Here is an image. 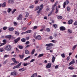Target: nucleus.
<instances>
[{
	"instance_id": "nucleus-57",
	"label": "nucleus",
	"mask_w": 77,
	"mask_h": 77,
	"mask_svg": "<svg viewBox=\"0 0 77 77\" xmlns=\"http://www.w3.org/2000/svg\"><path fill=\"white\" fill-rule=\"evenodd\" d=\"M36 33L35 32L33 35L34 38H35V37H36Z\"/></svg>"
},
{
	"instance_id": "nucleus-64",
	"label": "nucleus",
	"mask_w": 77,
	"mask_h": 77,
	"mask_svg": "<svg viewBox=\"0 0 77 77\" xmlns=\"http://www.w3.org/2000/svg\"><path fill=\"white\" fill-rule=\"evenodd\" d=\"M49 38H50V39H53V37H52V36H50L49 37Z\"/></svg>"
},
{
	"instance_id": "nucleus-50",
	"label": "nucleus",
	"mask_w": 77,
	"mask_h": 77,
	"mask_svg": "<svg viewBox=\"0 0 77 77\" xmlns=\"http://www.w3.org/2000/svg\"><path fill=\"white\" fill-rule=\"evenodd\" d=\"M57 34L56 33H54V37H56L57 36Z\"/></svg>"
},
{
	"instance_id": "nucleus-60",
	"label": "nucleus",
	"mask_w": 77,
	"mask_h": 77,
	"mask_svg": "<svg viewBox=\"0 0 77 77\" xmlns=\"http://www.w3.org/2000/svg\"><path fill=\"white\" fill-rule=\"evenodd\" d=\"M59 66L58 65H56L55 66V69H57L58 67Z\"/></svg>"
},
{
	"instance_id": "nucleus-62",
	"label": "nucleus",
	"mask_w": 77,
	"mask_h": 77,
	"mask_svg": "<svg viewBox=\"0 0 77 77\" xmlns=\"http://www.w3.org/2000/svg\"><path fill=\"white\" fill-rule=\"evenodd\" d=\"M3 41L4 43H6V40H3Z\"/></svg>"
},
{
	"instance_id": "nucleus-59",
	"label": "nucleus",
	"mask_w": 77,
	"mask_h": 77,
	"mask_svg": "<svg viewBox=\"0 0 77 77\" xmlns=\"http://www.w3.org/2000/svg\"><path fill=\"white\" fill-rule=\"evenodd\" d=\"M3 29L5 30H6L7 29V27H4L3 28Z\"/></svg>"
},
{
	"instance_id": "nucleus-28",
	"label": "nucleus",
	"mask_w": 77,
	"mask_h": 77,
	"mask_svg": "<svg viewBox=\"0 0 77 77\" xmlns=\"http://www.w3.org/2000/svg\"><path fill=\"white\" fill-rule=\"evenodd\" d=\"M31 30H28L26 32H25L26 33H31Z\"/></svg>"
},
{
	"instance_id": "nucleus-42",
	"label": "nucleus",
	"mask_w": 77,
	"mask_h": 77,
	"mask_svg": "<svg viewBox=\"0 0 77 77\" xmlns=\"http://www.w3.org/2000/svg\"><path fill=\"white\" fill-rule=\"evenodd\" d=\"M17 11V9H14L12 11V14H13L14 13V12H15V11Z\"/></svg>"
},
{
	"instance_id": "nucleus-5",
	"label": "nucleus",
	"mask_w": 77,
	"mask_h": 77,
	"mask_svg": "<svg viewBox=\"0 0 77 77\" xmlns=\"http://www.w3.org/2000/svg\"><path fill=\"white\" fill-rule=\"evenodd\" d=\"M53 45H54V44H53V43L46 44L45 45V46H46V47H51L52 46H53Z\"/></svg>"
},
{
	"instance_id": "nucleus-44",
	"label": "nucleus",
	"mask_w": 77,
	"mask_h": 77,
	"mask_svg": "<svg viewBox=\"0 0 77 77\" xmlns=\"http://www.w3.org/2000/svg\"><path fill=\"white\" fill-rule=\"evenodd\" d=\"M46 30L47 31V32H50V29L49 28H47Z\"/></svg>"
},
{
	"instance_id": "nucleus-21",
	"label": "nucleus",
	"mask_w": 77,
	"mask_h": 77,
	"mask_svg": "<svg viewBox=\"0 0 77 77\" xmlns=\"http://www.w3.org/2000/svg\"><path fill=\"white\" fill-rule=\"evenodd\" d=\"M43 6L44 5H43V4L41 5L40 7L39 10H42V9L43 8Z\"/></svg>"
},
{
	"instance_id": "nucleus-33",
	"label": "nucleus",
	"mask_w": 77,
	"mask_h": 77,
	"mask_svg": "<svg viewBox=\"0 0 77 77\" xmlns=\"http://www.w3.org/2000/svg\"><path fill=\"white\" fill-rule=\"evenodd\" d=\"M66 9H67V11L68 12H69V11H70V10H71V8H70L69 7H68Z\"/></svg>"
},
{
	"instance_id": "nucleus-19",
	"label": "nucleus",
	"mask_w": 77,
	"mask_h": 77,
	"mask_svg": "<svg viewBox=\"0 0 77 77\" xmlns=\"http://www.w3.org/2000/svg\"><path fill=\"white\" fill-rule=\"evenodd\" d=\"M29 64H30V63H24L23 64V66H27V65H29Z\"/></svg>"
},
{
	"instance_id": "nucleus-16",
	"label": "nucleus",
	"mask_w": 77,
	"mask_h": 77,
	"mask_svg": "<svg viewBox=\"0 0 77 77\" xmlns=\"http://www.w3.org/2000/svg\"><path fill=\"white\" fill-rule=\"evenodd\" d=\"M11 75H17V73H16V72H12L11 73Z\"/></svg>"
},
{
	"instance_id": "nucleus-3",
	"label": "nucleus",
	"mask_w": 77,
	"mask_h": 77,
	"mask_svg": "<svg viewBox=\"0 0 77 77\" xmlns=\"http://www.w3.org/2000/svg\"><path fill=\"white\" fill-rule=\"evenodd\" d=\"M21 65V63H20L16 66H14L13 68V69H15V68H19V67Z\"/></svg>"
},
{
	"instance_id": "nucleus-38",
	"label": "nucleus",
	"mask_w": 77,
	"mask_h": 77,
	"mask_svg": "<svg viewBox=\"0 0 77 77\" xmlns=\"http://www.w3.org/2000/svg\"><path fill=\"white\" fill-rule=\"evenodd\" d=\"M11 11V9L10 8H9L7 10V12H8V13H9V12H10Z\"/></svg>"
},
{
	"instance_id": "nucleus-30",
	"label": "nucleus",
	"mask_w": 77,
	"mask_h": 77,
	"mask_svg": "<svg viewBox=\"0 0 77 77\" xmlns=\"http://www.w3.org/2000/svg\"><path fill=\"white\" fill-rule=\"evenodd\" d=\"M25 14H26L25 17H29V13H28V12H26L25 13Z\"/></svg>"
},
{
	"instance_id": "nucleus-55",
	"label": "nucleus",
	"mask_w": 77,
	"mask_h": 77,
	"mask_svg": "<svg viewBox=\"0 0 77 77\" xmlns=\"http://www.w3.org/2000/svg\"><path fill=\"white\" fill-rule=\"evenodd\" d=\"M14 26H17V23L16 22H14Z\"/></svg>"
},
{
	"instance_id": "nucleus-46",
	"label": "nucleus",
	"mask_w": 77,
	"mask_h": 77,
	"mask_svg": "<svg viewBox=\"0 0 77 77\" xmlns=\"http://www.w3.org/2000/svg\"><path fill=\"white\" fill-rule=\"evenodd\" d=\"M27 29V27H24L23 29V30H25Z\"/></svg>"
},
{
	"instance_id": "nucleus-25",
	"label": "nucleus",
	"mask_w": 77,
	"mask_h": 77,
	"mask_svg": "<svg viewBox=\"0 0 77 77\" xmlns=\"http://www.w3.org/2000/svg\"><path fill=\"white\" fill-rule=\"evenodd\" d=\"M25 53L26 54H29V52L27 50H26L25 51Z\"/></svg>"
},
{
	"instance_id": "nucleus-51",
	"label": "nucleus",
	"mask_w": 77,
	"mask_h": 77,
	"mask_svg": "<svg viewBox=\"0 0 77 77\" xmlns=\"http://www.w3.org/2000/svg\"><path fill=\"white\" fill-rule=\"evenodd\" d=\"M7 62V60H6L5 61L3 62V64H4V65H5V64Z\"/></svg>"
},
{
	"instance_id": "nucleus-49",
	"label": "nucleus",
	"mask_w": 77,
	"mask_h": 77,
	"mask_svg": "<svg viewBox=\"0 0 77 77\" xmlns=\"http://www.w3.org/2000/svg\"><path fill=\"white\" fill-rule=\"evenodd\" d=\"M74 26L77 25V21H75V22L74 23Z\"/></svg>"
},
{
	"instance_id": "nucleus-53",
	"label": "nucleus",
	"mask_w": 77,
	"mask_h": 77,
	"mask_svg": "<svg viewBox=\"0 0 77 77\" xmlns=\"http://www.w3.org/2000/svg\"><path fill=\"white\" fill-rule=\"evenodd\" d=\"M29 43H30V42H29V41H28L26 42V45H27L28 44H29Z\"/></svg>"
},
{
	"instance_id": "nucleus-27",
	"label": "nucleus",
	"mask_w": 77,
	"mask_h": 77,
	"mask_svg": "<svg viewBox=\"0 0 77 77\" xmlns=\"http://www.w3.org/2000/svg\"><path fill=\"white\" fill-rule=\"evenodd\" d=\"M14 28L13 27H10L9 28V30L10 31H12L14 30Z\"/></svg>"
},
{
	"instance_id": "nucleus-31",
	"label": "nucleus",
	"mask_w": 77,
	"mask_h": 77,
	"mask_svg": "<svg viewBox=\"0 0 77 77\" xmlns=\"http://www.w3.org/2000/svg\"><path fill=\"white\" fill-rule=\"evenodd\" d=\"M77 45H75L72 48V50H74V49H75V48H76V47H77Z\"/></svg>"
},
{
	"instance_id": "nucleus-32",
	"label": "nucleus",
	"mask_w": 77,
	"mask_h": 77,
	"mask_svg": "<svg viewBox=\"0 0 77 77\" xmlns=\"http://www.w3.org/2000/svg\"><path fill=\"white\" fill-rule=\"evenodd\" d=\"M53 26L54 28H55V29L57 28V25L56 24L53 25Z\"/></svg>"
},
{
	"instance_id": "nucleus-9",
	"label": "nucleus",
	"mask_w": 77,
	"mask_h": 77,
	"mask_svg": "<svg viewBox=\"0 0 77 77\" xmlns=\"http://www.w3.org/2000/svg\"><path fill=\"white\" fill-rule=\"evenodd\" d=\"M57 2H56L55 3L54 5H53L52 6V11H54V8H55V7L56 6V5H57Z\"/></svg>"
},
{
	"instance_id": "nucleus-6",
	"label": "nucleus",
	"mask_w": 77,
	"mask_h": 77,
	"mask_svg": "<svg viewBox=\"0 0 77 77\" xmlns=\"http://www.w3.org/2000/svg\"><path fill=\"white\" fill-rule=\"evenodd\" d=\"M35 39L38 40H41V36L40 35H38L35 37Z\"/></svg>"
},
{
	"instance_id": "nucleus-18",
	"label": "nucleus",
	"mask_w": 77,
	"mask_h": 77,
	"mask_svg": "<svg viewBox=\"0 0 77 77\" xmlns=\"http://www.w3.org/2000/svg\"><path fill=\"white\" fill-rule=\"evenodd\" d=\"M72 20H69L68 22V23L69 24H72Z\"/></svg>"
},
{
	"instance_id": "nucleus-41",
	"label": "nucleus",
	"mask_w": 77,
	"mask_h": 77,
	"mask_svg": "<svg viewBox=\"0 0 77 77\" xmlns=\"http://www.w3.org/2000/svg\"><path fill=\"white\" fill-rule=\"evenodd\" d=\"M18 47H19L20 49H23V47L22 46H18Z\"/></svg>"
},
{
	"instance_id": "nucleus-22",
	"label": "nucleus",
	"mask_w": 77,
	"mask_h": 77,
	"mask_svg": "<svg viewBox=\"0 0 77 77\" xmlns=\"http://www.w3.org/2000/svg\"><path fill=\"white\" fill-rule=\"evenodd\" d=\"M8 3H14V0H11L8 1Z\"/></svg>"
},
{
	"instance_id": "nucleus-2",
	"label": "nucleus",
	"mask_w": 77,
	"mask_h": 77,
	"mask_svg": "<svg viewBox=\"0 0 77 77\" xmlns=\"http://www.w3.org/2000/svg\"><path fill=\"white\" fill-rule=\"evenodd\" d=\"M17 20L19 21H20L22 20V14H20L17 17Z\"/></svg>"
},
{
	"instance_id": "nucleus-43",
	"label": "nucleus",
	"mask_w": 77,
	"mask_h": 77,
	"mask_svg": "<svg viewBox=\"0 0 77 77\" xmlns=\"http://www.w3.org/2000/svg\"><path fill=\"white\" fill-rule=\"evenodd\" d=\"M34 8V6L33 5H31L29 7V8L30 9H32Z\"/></svg>"
},
{
	"instance_id": "nucleus-36",
	"label": "nucleus",
	"mask_w": 77,
	"mask_h": 77,
	"mask_svg": "<svg viewBox=\"0 0 77 77\" xmlns=\"http://www.w3.org/2000/svg\"><path fill=\"white\" fill-rule=\"evenodd\" d=\"M2 7H5V6H6V3L5 2H4L2 5Z\"/></svg>"
},
{
	"instance_id": "nucleus-26",
	"label": "nucleus",
	"mask_w": 77,
	"mask_h": 77,
	"mask_svg": "<svg viewBox=\"0 0 77 77\" xmlns=\"http://www.w3.org/2000/svg\"><path fill=\"white\" fill-rule=\"evenodd\" d=\"M38 74L37 73H35L33 74L31 76V77H36V76H37Z\"/></svg>"
},
{
	"instance_id": "nucleus-48",
	"label": "nucleus",
	"mask_w": 77,
	"mask_h": 77,
	"mask_svg": "<svg viewBox=\"0 0 77 77\" xmlns=\"http://www.w3.org/2000/svg\"><path fill=\"white\" fill-rule=\"evenodd\" d=\"M37 27H37V26H34L33 28V30H35V29H37Z\"/></svg>"
},
{
	"instance_id": "nucleus-39",
	"label": "nucleus",
	"mask_w": 77,
	"mask_h": 77,
	"mask_svg": "<svg viewBox=\"0 0 77 77\" xmlns=\"http://www.w3.org/2000/svg\"><path fill=\"white\" fill-rule=\"evenodd\" d=\"M61 56L62 57H63V58H64V57H65V54H64V53L62 54H61Z\"/></svg>"
},
{
	"instance_id": "nucleus-10",
	"label": "nucleus",
	"mask_w": 77,
	"mask_h": 77,
	"mask_svg": "<svg viewBox=\"0 0 77 77\" xmlns=\"http://www.w3.org/2000/svg\"><path fill=\"white\" fill-rule=\"evenodd\" d=\"M51 63H49L46 66V67L47 68H50V67H51Z\"/></svg>"
},
{
	"instance_id": "nucleus-15",
	"label": "nucleus",
	"mask_w": 77,
	"mask_h": 77,
	"mask_svg": "<svg viewBox=\"0 0 77 77\" xmlns=\"http://www.w3.org/2000/svg\"><path fill=\"white\" fill-rule=\"evenodd\" d=\"M69 69H71V70H72L74 69V66H70L68 67Z\"/></svg>"
},
{
	"instance_id": "nucleus-1",
	"label": "nucleus",
	"mask_w": 77,
	"mask_h": 77,
	"mask_svg": "<svg viewBox=\"0 0 77 77\" xmlns=\"http://www.w3.org/2000/svg\"><path fill=\"white\" fill-rule=\"evenodd\" d=\"M12 48V46L10 45H8L5 48V49L7 51H11Z\"/></svg>"
},
{
	"instance_id": "nucleus-20",
	"label": "nucleus",
	"mask_w": 77,
	"mask_h": 77,
	"mask_svg": "<svg viewBox=\"0 0 77 77\" xmlns=\"http://www.w3.org/2000/svg\"><path fill=\"white\" fill-rule=\"evenodd\" d=\"M19 57L20 59H23L24 58V55H19Z\"/></svg>"
},
{
	"instance_id": "nucleus-35",
	"label": "nucleus",
	"mask_w": 77,
	"mask_h": 77,
	"mask_svg": "<svg viewBox=\"0 0 77 77\" xmlns=\"http://www.w3.org/2000/svg\"><path fill=\"white\" fill-rule=\"evenodd\" d=\"M57 18L58 19H59V20L62 19V16H58Z\"/></svg>"
},
{
	"instance_id": "nucleus-45",
	"label": "nucleus",
	"mask_w": 77,
	"mask_h": 77,
	"mask_svg": "<svg viewBox=\"0 0 77 77\" xmlns=\"http://www.w3.org/2000/svg\"><path fill=\"white\" fill-rule=\"evenodd\" d=\"M56 14H57L58 12H59V11L58 10V9H57V7L56 8Z\"/></svg>"
},
{
	"instance_id": "nucleus-37",
	"label": "nucleus",
	"mask_w": 77,
	"mask_h": 77,
	"mask_svg": "<svg viewBox=\"0 0 77 77\" xmlns=\"http://www.w3.org/2000/svg\"><path fill=\"white\" fill-rule=\"evenodd\" d=\"M4 51V49H3V48H0V51L1 52H3Z\"/></svg>"
},
{
	"instance_id": "nucleus-7",
	"label": "nucleus",
	"mask_w": 77,
	"mask_h": 77,
	"mask_svg": "<svg viewBox=\"0 0 77 77\" xmlns=\"http://www.w3.org/2000/svg\"><path fill=\"white\" fill-rule=\"evenodd\" d=\"M20 38L18 37V38H17V39H15L14 40V41L15 42V44H17L18 42L19 41H20Z\"/></svg>"
},
{
	"instance_id": "nucleus-11",
	"label": "nucleus",
	"mask_w": 77,
	"mask_h": 77,
	"mask_svg": "<svg viewBox=\"0 0 77 77\" xmlns=\"http://www.w3.org/2000/svg\"><path fill=\"white\" fill-rule=\"evenodd\" d=\"M74 63H75V61L73 60L69 63V65L70 66V65H71L72 64H74Z\"/></svg>"
},
{
	"instance_id": "nucleus-40",
	"label": "nucleus",
	"mask_w": 77,
	"mask_h": 77,
	"mask_svg": "<svg viewBox=\"0 0 77 77\" xmlns=\"http://www.w3.org/2000/svg\"><path fill=\"white\" fill-rule=\"evenodd\" d=\"M51 42H53V43H56V42H57V41L54 40H53L51 41Z\"/></svg>"
},
{
	"instance_id": "nucleus-29",
	"label": "nucleus",
	"mask_w": 77,
	"mask_h": 77,
	"mask_svg": "<svg viewBox=\"0 0 77 77\" xmlns=\"http://www.w3.org/2000/svg\"><path fill=\"white\" fill-rule=\"evenodd\" d=\"M30 57V56H29L28 57L26 58L25 59H24V60H28L29 58Z\"/></svg>"
},
{
	"instance_id": "nucleus-63",
	"label": "nucleus",
	"mask_w": 77,
	"mask_h": 77,
	"mask_svg": "<svg viewBox=\"0 0 77 77\" xmlns=\"http://www.w3.org/2000/svg\"><path fill=\"white\" fill-rule=\"evenodd\" d=\"M29 39V37H27L26 38V40H27V41Z\"/></svg>"
},
{
	"instance_id": "nucleus-14",
	"label": "nucleus",
	"mask_w": 77,
	"mask_h": 77,
	"mask_svg": "<svg viewBox=\"0 0 77 77\" xmlns=\"http://www.w3.org/2000/svg\"><path fill=\"white\" fill-rule=\"evenodd\" d=\"M68 32L69 34H71V33H72V30L68 29Z\"/></svg>"
},
{
	"instance_id": "nucleus-54",
	"label": "nucleus",
	"mask_w": 77,
	"mask_h": 77,
	"mask_svg": "<svg viewBox=\"0 0 77 77\" xmlns=\"http://www.w3.org/2000/svg\"><path fill=\"white\" fill-rule=\"evenodd\" d=\"M9 55H4V57L6 58V57H9Z\"/></svg>"
},
{
	"instance_id": "nucleus-34",
	"label": "nucleus",
	"mask_w": 77,
	"mask_h": 77,
	"mask_svg": "<svg viewBox=\"0 0 77 77\" xmlns=\"http://www.w3.org/2000/svg\"><path fill=\"white\" fill-rule=\"evenodd\" d=\"M21 41L23 42H26V39L25 38H22L21 39Z\"/></svg>"
},
{
	"instance_id": "nucleus-13",
	"label": "nucleus",
	"mask_w": 77,
	"mask_h": 77,
	"mask_svg": "<svg viewBox=\"0 0 77 77\" xmlns=\"http://www.w3.org/2000/svg\"><path fill=\"white\" fill-rule=\"evenodd\" d=\"M60 30L62 31L65 30V28L63 26H61L60 27Z\"/></svg>"
},
{
	"instance_id": "nucleus-4",
	"label": "nucleus",
	"mask_w": 77,
	"mask_h": 77,
	"mask_svg": "<svg viewBox=\"0 0 77 77\" xmlns=\"http://www.w3.org/2000/svg\"><path fill=\"white\" fill-rule=\"evenodd\" d=\"M68 3H69V1L68 0H67L65 2H64L63 3V8H65V5H68Z\"/></svg>"
},
{
	"instance_id": "nucleus-17",
	"label": "nucleus",
	"mask_w": 77,
	"mask_h": 77,
	"mask_svg": "<svg viewBox=\"0 0 77 77\" xmlns=\"http://www.w3.org/2000/svg\"><path fill=\"white\" fill-rule=\"evenodd\" d=\"M54 61H55V57L54 56H53L52 59V62L53 63H54Z\"/></svg>"
},
{
	"instance_id": "nucleus-23",
	"label": "nucleus",
	"mask_w": 77,
	"mask_h": 77,
	"mask_svg": "<svg viewBox=\"0 0 77 77\" xmlns=\"http://www.w3.org/2000/svg\"><path fill=\"white\" fill-rule=\"evenodd\" d=\"M35 49H32V51L31 52V54H34V53H35Z\"/></svg>"
},
{
	"instance_id": "nucleus-56",
	"label": "nucleus",
	"mask_w": 77,
	"mask_h": 77,
	"mask_svg": "<svg viewBox=\"0 0 77 77\" xmlns=\"http://www.w3.org/2000/svg\"><path fill=\"white\" fill-rule=\"evenodd\" d=\"M35 61V59H33L32 60H31L30 61V62H34Z\"/></svg>"
},
{
	"instance_id": "nucleus-61",
	"label": "nucleus",
	"mask_w": 77,
	"mask_h": 77,
	"mask_svg": "<svg viewBox=\"0 0 77 77\" xmlns=\"http://www.w3.org/2000/svg\"><path fill=\"white\" fill-rule=\"evenodd\" d=\"M26 34V32H22L21 33V35H24V34Z\"/></svg>"
},
{
	"instance_id": "nucleus-58",
	"label": "nucleus",
	"mask_w": 77,
	"mask_h": 77,
	"mask_svg": "<svg viewBox=\"0 0 77 77\" xmlns=\"http://www.w3.org/2000/svg\"><path fill=\"white\" fill-rule=\"evenodd\" d=\"M39 6H38L36 8V9L35 10V11H37V10H38V9H39Z\"/></svg>"
},
{
	"instance_id": "nucleus-8",
	"label": "nucleus",
	"mask_w": 77,
	"mask_h": 77,
	"mask_svg": "<svg viewBox=\"0 0 77 77\" xmlns=\"http://www.w3.org/2000/svg\"><path fill=\"white\" fill-rule=\"evenodd\" d=\"M12 59L13 60V61L15 63H19V62L18 61H16V60H15V58H13Z\"/></svg>"
},
{
	"instance_id": "nucleus-47",
	"label": "nucleus",
	"mask_w": 77,
	"mask_h": 77,
	"mask_svg": "<svg viewBox=\"0 0 77 77\" xmlns=\"http://www.w3.org/2000/svg\"><path fill=\"white\" fill-rule=\"evenodd\" d=\"M51 49V48L49 47H47L46 48L47 50H50Z\"/></svg>"
},
{
	"instance_id": "nucleus-12",
	"label": "nucleus",
	"mask_w": 77,
	"mask_h": 77,
	"mask_svg": "<svg viewBox=\"0 0 77 77\" xmlns=\"http://www.w3.org/2000/svg\"><path fill=\"white\" fill-rule=\"evenodd\" d=\"M11 37H12V36L11 35H6L5 36L6 38H8L9 39H11Z\"/></svg>"
},
{
	"instance_id": "nucleus-52",
	"label": "nucleus",
	"mask_w": 77,
	"mask_h": 77,
	"mask_svg": "<svg viewBox=\"0 0 77 77\" xmlns=\"http://www.w3.org/2000/svg\"><path fill=\"white\" fill-rule=\"evenodd\" d=\"M23 69H24V67H23V68H21V69H19V71H21V72H22V71H23Z\"/></svg>"
},
{
	"instance_id": "nucleus-24",
	"label": "nucleus",
	"mask_w": 77,
	"mask_h": 77,
	"mask_svg": "<svg viewBox=\"0 0 77 77\" xmlns=\"http://www.w3.org/2000/svg\"><path fill=\"white\" fill-rule=\"evenodd\" d=\"M43 56H44V54H39L38 56V57L39 58L41 57H42Z\"/></svg>"
}]
</instances>
